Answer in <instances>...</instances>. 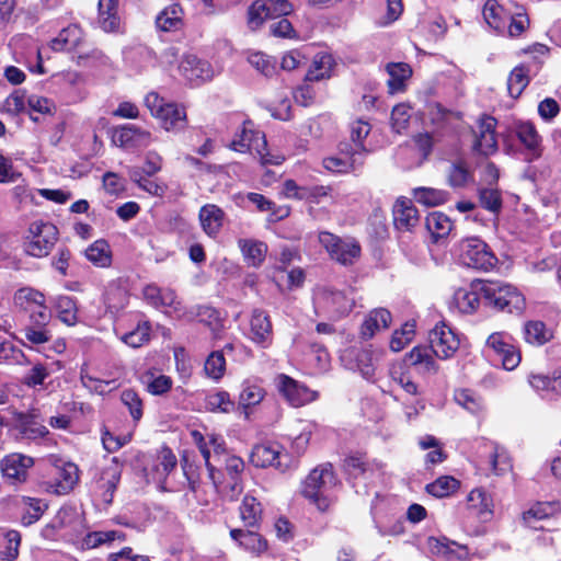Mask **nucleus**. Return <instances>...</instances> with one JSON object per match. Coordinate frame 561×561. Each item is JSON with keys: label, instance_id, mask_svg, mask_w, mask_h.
<instances>
[{"label": "nucleus", "instance_id": "c756f323", "mask_svg": "<svg viewBox=\"0 0 561 561\" xmlns=\"http://www.w3.org/2000/svg\"><path fill=\"white\" fill-rule=\"evenodd\" d=\"M81 39V28L77 25H69L50 41V47L55 51L72 50L79 46Z\"/></svg>", "mask_w": 561, "mask_h": 561}, {"label": "nucleus", "instance_id": "dca6fc26", "mask_svg": "<svg viewBox=\"0 0 561 561\" xmlns=\"http://www.w3.org/2000/svg\"><path fill=\"white\" fill-rule=\"evenodd\" d=\"M341 359L346 368L359 371L366 379H370L375 375L376 357L371 350L350 348L343 353Z\"/></svg>", "mask_w": 561, "mask_h": 561}, {"label": "nucleus", "instance_id": "338daca9", "mask_svg": "<svg viewBox=\"0 0 561 561\" xmlns=\"http://www.w3.org/2000/svg\"><path fill=\"white\" fill-rule=\"evenodd\" d=\"M104 301L110 309L117 311L127 304V293L118 285L111 284L104 294Z\"/></svg>", "mask_w": 561, "mask_h": 561}, {"label": "nucleus", "instance_id": "f03ea898", "mask_svg": "<svg viewBox=\"0 0 561 561\" xmlns=\"http://www.w3.org/2000/svg\"><path fill=\"white\" fill-rule=\"evenodd\" d=\"M267 142L265 135L255 129L251 121L243 123L230 144V148L238 152L255 151L260 156L262 164L278 165L284 161V157L279 154H271L267 151Z\"/></svg>", "mask_w": 561, "mask_h": 561}, {"label": "nucleus", "instance_id": "e2e57ef3", "mask_svg": "<svg viewBox=\"0 0 561 561\" xmlns=\"http://www.w3.org/2000/svg\"><path fill=\"white\" fill-rule=\"evenodd\" d=\"M457 404L466 409L472 414L478 413L482 409V401L480 397L467 389H459L454 394Z\"/></svg>", "mask_w": 561, "mask_h": 561}, {"label": "nucleus", "instance_id": "052dcab7", "mask_svg": "<svg viewBox=\"0 0 561 561\" xmlns=\"http://www.w3.org/2000/svg\"><path fill=\"white\" fill-rule=\"evenodd\" d=\"M233 407L234 402L227 391H217L206 398V408L211 412L229 413Z\"/></svg>", "mask_w": 561, "mask_h": 561}, {"label": "nucleus", "instance_id": "864d4df0", "mask_svg": "<svg viewBox=\"0 0 561 561\" xmlns=\"http://www.w3.org/2000/svg\"><path fill=\"white\" fill-rule=\"evenodd\" d=\"M248 61L257 72L265 77H272L276 72L275 59L262 51L250 53Z\"/></svg>", "mask_w": 561, "mask_h": 561}, {"label": "nucleus", "instance_id": "a18cd8bd", "mask_svg": "<svg viewBox=\"0 0 561 561\" xmlns=\"http://www.w3.org/2000/svg\"><path fill=\"white\" fill-rule=\"evenodd\" d=\"M524 337L529 344L542 345L550 340L551 333L543 322L528 321L524 325Z\"/></svg>", "mask_w": 561, "mask_h": 561}, {"label": "nucleus", "instance_id": "a211bd4d", "mask_svg": "<svg viewBox=\"0 0 561 561\" xmlns=\"http://www.w3.org/2000/svg\"><path fill=\"white\" fill-rule=\"evenodd\" d=\"M114 141L124 148L147 147L151 142V134L134 124H125L115 130Z\"/></svg>", "mask_w": 561, "mask_h": 561}, {"label": "nucleus", "instance_id": "ea45409f", "mask_svg": "<svg viewBox=\"0 0 561 561\" xmlns=\"http://www.w3.org/2000/svg\"><path fill=\"white\" fill-rule=\"evenodd\" d=\"M334 60L329 54H318L314 56L312 64L306 75L308 81H320L331 77Z\"/></svg>", "mask_w": 561, "mask_h": 561}, {"label": "nucleus", "instance_id": "2eb2a0df", "mask_svg": "<svg viewBox=\"0 0 561 561\" xmlns=\"http://www.w3.org/2000/svg\"><path fill=\"white\" fill-rule=\"evenodd\" d=\"M276 381L279 392L293 407H302L317 398L314 391L287 375H278Z\"/></svg>", "mask_w": 561, "mask_h": 561}, {"label": "nucleus", "instance_id": "bf43d9fd", "mask_svg": "<svg viewBox=\"0 0 561 561\" xmlns=\"http://www.w3.org/2000/svg\"><path fill=\"white\" fill-rule=\"evenodd\" d=\"M144 382L148 392L154 396H161L168 392L172 387V379L165 375H154L153 373H147L144 376Z\"/></svg>", "mask_w": 561, "mask_h": 561}, {"label": "nucleus", "instance_id": "7c9ffc66", "mask_svg": "<svg viewBox=\"0 0 561 561\" xmlns=\"http://www.w3.org/2000/svg\"><path fill=\"white\" fill-rule=\"evenodd\" d=\"M468 507L482 520H488L493 514V500L483 489H473L468 495Z\"/></svg>", "mask_w": 561, "mask_h": 561}, {"label": "nucleus", "instance_id": "7ed1b4c3", "mask_svg": "<svg viewBox=\"0 0 561 561\" xmlns=\"http://www.w3.org/2000/svg\"><path fill=\"white\" fill-rule=\"evenodd\" d=\"M480 290L486 305L500 311L520 313L525 308L524 296L510 284L488 282L481 284Z\"/></svg>", "mask_w": 561, "mask_h": 561}, {"label": "nucleus", "instance_id": "4d7b16f0", "mask_svg": "<svg viewBox=\"0 0 561 561\" xmlns=\"http://www.w3.org/2000/svg\"><path fill=\"white\" fill-rule=\"evenodd\" d=\"M529 26V19L522 7L515 5L508 18L506 30L511 37L522 35Z\"/></svg>", "mask_w": 561, "mask_h": 561}, {"label": "nucleus", "instance_id": "f3484780", "mask_svg": "<svg viewBox=\"0 0 561 561\" xmlns=\"http://www.w3.org/2000/svg\"><path fill=\"white\" fill-rule=\"evenodd\" d=\"M181 75L191 83L199 84L213 78L214 71L208 61L195 55H186L179 65Z\"/></svg>", "mask_w": 561, "mask_h": 561}, {"label": "nucleus", "instance_id": "f8f14e48", "mask_svg": "<svg viewBox=\"0 0 561 561\" xmlns=\"http://www.w3.org/2000/svg\"><path fill=\"white\" fill-rule=\"evenodd\" d=\"M430 347L433 354L440 359L454 356L459 347V339L445 323L435 325L428 335Z\"/></svg>", "mask_w": 561, "mask_h": 561}, {"label": "nucleus", "instance_id": "8fccbe9b", "mask_svg": "<svg viewBox=\"0 0 561 561\" xmlns=\"http://www.w3.org/2000/svg\"><path fill=\"white\" fill-rule=\"evenodd\" d=\"M370 133V125L364 121H357L352 124L351 127V140L352 144H344L345 148L352 149H362L363 150V159H365L367 154V149L364 146V140Z\"/></svg>", "mask_w": 561, "mask_h": 561}, {"label": "nucleus", "instance_id": "58836bf2", "mask_svg": "<svg viewBox=\"0 0 561 561\" xmlns=\"http://www.w3.org/2000/svg\"><path fill=\"white\" fill-rule=\"evenodd\" d=\"M21 505L23 506V514L21 517L23 526H31L35 524L48 507L43 500L31 496H22Z\"/></svg>", "mask_w": 561, "mask_h": 561}, {"label": "nucleus", "instance_id": "37998d69", "mask_svg": "<svg viewBox=\"0 0 561 561\" xmlns=\"http://www.w3.org/2000/svg\"><path fill=\"white\" fill-rule=\"evenodd\" d=\"M431 347L415 346L407 354V362L422 371H436V365L432 356Z\"/></svg>", "mask_w": 561, "mask_h": 561}, {"label": "nucleus", "instance_id": "20e7f679", "mask_svg": "<svg viewBox=\"0 0 561 561\" xmlns=\"http://www.w3.org/2000/svg\"><path fill=\"white\" fill-rule=\"evenodd\" d=\"M336 484V478L331 463H324L314 468L306 478L301 493L312 501L320 511H325L330 505L327 496L328 490Z\"/></svg>", "mask_w": 561, "mask_h": 561}, {"label": "nucleus", "instance_id": "cd10ccee", "mask_svg": "<svg viewBox=\"0 0 561 561\" xmlns=\"http://www.w3.org/2000/svg\"><path fill=\"white\" fill-rule=\"evenodd\" d=\"M224 211L216 205L207 204L199 210V221L203 230L209 237H216L222 227Z\"/></svg>", "mask_w": 561, "mask_h": 561}, {"label": "nucleus", "instance_id": "5701e85b", "mask_svg": "<svg viewBox=\"0 0 561 561\" xmlns=\"http://www.w3.org/2000/svg\"><path fill=\"white\" fill-rule=\"evenodd\" d=\"M156 118L160 121L161 126L170 131L183 130L186 127V112L175 103H167Z\"/></svg>", "mask_w": 561, "mask_h": 561}, {"label": "nucleus", "instance_id": "b1692460", "mask_svg": "<svg viewBox=\"0 0 561 561\" xmlns=\"http://www.w3.org/2000/svg\"><path fill=\"white\" fill-rule=\"evenodd\" d=\"M511 12L496 0H488L483 7L485 22L500 34L505 32Z\"/></svg>", "mask_w": 561, "mask_h": 561}, {"label": "nucleus", "instance_id": "6e6d98bb", "mask_svg": "<svg viewBox=\"0 0 561 561\" xmlns=\"http://www.w3.org/2000/svg\"><path fill=\"white\" fill-rule=\"evenodd\" d=\"M415 322L407 321L399 330H396L390 341V348L393 352L402 351L414 337Z\"/></svg>", "mask_w": 561, "mask_h": 561}, {"label": "nucleus", "instance_id": "1a4fd4ad", "mask_svg": "<svg viewBox=\"0 0 561 561\" xmlns=\"http://www.w3.org/2000/svg\"><path fill=\"white\" fill-rule=\"evenodd\" d=\"M291 11L293 4L288 0H257L249 9V24L255 28L265 19L285 16Z\"/></svg>", "mask_w": 561, "mask_h": 561}, {"label": "nucleus", "instance_id": "6e6552de", "mask_svg": "<svg viewBox=\"0 0 561 561\" xmlns=\"http://www.w3.org/2000/svg\"><path fill=\"white\" fill-rule=\"evenodd\" d=\"M486 347L494 352L506 370L515 369L520 363V354L512 344L511 335L505 332L492 333L486 340Z\"/></svg>", "mask_w": 561, "mask_h": 561}, {"label": "nucleus", "instance_id": "680f3d73", "mask_svg": "<svg viewBox=\"0 0 561 561\" xmlns=\"http://www.w3.org/2000/svg\"><path fill=\"white\" fill-rule=\"evenodd\" d=\"M4 548L0 550L2 560L13 561L19 556V548L21 545V534L18 530L11 529L4 533Z\"/></svg>", "mask_w": 561, "mask_h": 561}, {"label": "nucleus", "instance_id": "c9c22d12", "mask_svg": "<svg viewBox=\"0 0 561 561\" xmlns=\"http://www.w3.org/2000/svg\"><path fill=\"white\" fill-rule=\"evenodd\" d=\"M89 262L98 267H108L112 264V251L110 244L104 239L95 240L84 251Z\"/></svg>", "mask_w": 561, "mask_h": 561}, {"label": "nucleus", "instance_id": "4be33fe9", "mask_svg": "<svg viewBox=\"0 0 561 561\" xmlns=\"http://www.w3.org/2000/svg\"><path fill=\"white\" fill-rule=\"evenodd\" d=\"M230 536L239 547L250 553L259 556L267 549L266 540L254 530L236 528L230 530Z\"/></svg>", "mask_w": 561, "mask_h": 561}, {"label": "nucleus", "instance_id": "0eeeda50", "mask_svg": "<svg viewBox=\"0 0 561 561\" xmlns=\"http://www.w3.org/2000/svg\"><path fill=\"white\" fill-rule=\"evenodd\" d=\"M459 250L461 263L474 270L488 272L497 262L490 247L483 240L476 237L462 240Z\"/></svg>", "mask_w": 561, "mask_h": 561}, {"label": "nucleus", "instance_id": "79ce46f5", "mask_svg": "<svg viewBox=\"0 0 561 561\" xmlns=\"http://www.w3.org/2000/svg\"><path fill=\"white\" fill-rule=\"evenodd\" d=\"M121 467L117 462V458H113V466L108 467L104 471V477L102 478L104 480L102 488L104 489L102 499L104 503L111 504L113 502L114 493L117 489V484L121 480Z\"/></svg>", "mask_w": 561, "mask_h": 561}, {"label": "nucleus", "instance_id": "aec40b11", "mask_svg": "<svg viewBox=\"0 0 561 561\" xmlns=\"http://www.w3.org/2000/svg\"><path fill=\"white\" fill-rule=\"evenodd\" d=\"M393 224L399 231L411 232L420 222L417 209L410 199H398L392 209Z\"/></svg>", "mask_w": 561, "mask_h": 561}, {"label": "nucleus", "instance_id": "49530a36", "mask_svg": "<svg viewBox=\"0 0 561 561\" xmlns=\"http://www.w3.org/2000/svg\"><path fill=\"white\" fill-rule=\"evenodd\" d=\"M529 83L528 68L524 65L516 66L507 79V90L512 98H518Z\"/></svg>", "mask_w": 561, "mask_h": 561}, {"label": "nucleus", "instance_id": "3c124183", "mask_svg": "<svg viewBox=\"0 0 561 561\" xmlns=\"http://www.w3.org/2000/svg\"><path fill=\"white\" fill-rule=\"evenodd\" d=\"M204 370L209 378L220 380L226 371V358L222 352H211L205 360Z\"/></svg>", "mask_w": 561, "mask_h": 561}, {"label": "nucleus", "instance_id": "0e129e2a", "mask_svg": "<svg viewBox=\"0 0 561 561\" xmlns=\"http://www.w3.org/2000/svg\"><path fill=\"white\" fill-rule=\"evenodd\" d=\"M343 469L350 479H357L366 473L368 463L363 455H350L343 461Z\"/></svg>", "mask_w": 561, "mask_h": 561}, {"label": "nucleus", "instance_id": "603ef678", "mask_svg": "<svg viewBox=\"0 0 561 561\" xmlns=\"http://www.w3.org/2000/svg\"><path fill=\"white\" fill-rule=\"evenodd\" d=\"M14 300L24 309L25 306H28L30 308H37L46 305L44 294L30 287L20 288L14 295Z\"/></svg>", "mask_w": 561, "mask_h": 561}, {"label": "nucleus", "instance_id": "ddd939ff", "mask_svg": "<svg viewBox=\"0 0 561 561\" xmlns=\"http://www.w3.org/2000/svg\"><path fill=\"white\" fill-rule=\"evenodd\" d=\"M365 159H363V150L345 148L344 144L340 146V152L337 156L328 157L323 159V167L337 173H347L358 171Z\"/></svg>", "mask_w": 561, "mask_h": 561}, {"label": "nucleus", "instance_id": "39448f33", "mask_svg": "<svg viewBox=\"0 0 561 561\" xmlns=\"http://www.w3.org/2000/svg\"><path fill=\"white\" fill-rule=\"evenodd\" d=\"M318 240L331 260L341 265L351 266L360 257V244L352 237L341 238L329 231H321Z\"/></svg>", "mask_w": 561, "mask_h": 561}, {"label": "nucleus", "instance_id": "72a5a7b5", "mask_svg": "<svg viewBox=\"0 0 561 561\" xmlns=\"http://www.w3.org/2000/svg\"><path fill=\"white\" fill-rule=\"evenodd\" d=\"M53 306L57 312L58 319L69 325H76L78 323V306L77 301L66 295H60L54 298Z\"/></svg>", "mask_w": 561, "mask_h": 561}, {"label": "nucleus", "instance_id": "c85d7f7f", "mask_svg": "<svg viewBox=\"0 0 561 561\" xmlns=\"http://www.w3.org/2000/svg\"><path fill=\"white\" fill-rule=\"evenodd\" d=\"M118 0H99V24L105 32H115L119 27L117 14Z\"/></svg>", "mask_w": 561, "mask_h": 561}, {"label": "nucleus", "instance_id": "473e14b6", "mask_svg": "<svg viewBox=\"0 0 561 561\" xmlns=\"http://www.w3.org/2000/svg\"><path fill=\"white\" fill-rule=\"evenodd\" d=\"M559 510L560 505L556 502L537 503L523 514V519L528 527L542 529V526H537V522L553 516Z\"/></svg>", "mask_w": 561, "mask_h": 561}, {"label": "nucleus", "instance_id": "4c0bfd02", "mask_svg": "<svg viewBox=\"0 0 561 561\" xmlns=\"http://www.w3.org/2000/svg\"><path fill=\"white\" fill-rule=\"evenodd\" d=\"M426 228L433 239L437 242L439 239L446 238L453 230V221L440 211H433L426 217Z\"/></svg>", "mask_w": 561, "mask_h": 561}, {"label": "nucleus", "instance_id": "f257e3e1", "mask_svg": "<svg viewBox=\"0 0 561 561\" xmlns=\"http://www.w3.org/2000/svg\"><path fill=\"white\" fill-rule=\"evenodd\" d=\"M313 305L318 316L339 320L352 311L355 298L352 289L340 290L323 286L316 289Z\"/></svg>", "mask_w": 561, "mask_h": 561}, {"label": "nucleus", "instance_id": "c03bdc74", "mask_svg": "<svg viewBox=\"0 0 561 561\" xmlns=\"http://www.w3.org/2000/svg\"><path fill=\"white\" fill-rule=\"evenodd\" d=\"M413 196L417 203L428 207L442 205L449 199L448 192L432 187H417Z\"/></svg>", "mask_w": 561, "mask_h": 561}, {"label": "nucleus", "instance_id": "a19ab883", "mask_svg": "<svg viewBox=\"0 0 561 561\" xmlns=\"http://www.w3.org/2000/svg\"><path fill=\"white\" fill-rule=\"evenodd\" d=\"M481 290L459 288L454 294V302L461 313L474 312L480 304Z\"/></svg>", "mask_w": 561, "mask_h": 561}, {"label": "nucleus", "instance_id": "f704fd0d", "mask_svg": "<svg viewBox=\"0 0 561 561\" xmlns=\"http://www.w3.org/2000/svg\"><path fill=\"white\" fill-rule=\"evenodd\" d=\"M238 244L248 265L259 267L263 263L267 251V245L264 242L240 239Z\"/></svg>", "mask_w": 561, "mask_h": 561}, {"label": "nucleus", "instance_id": "774afa93", "mask_svg": "<svg viewBox=\"0 0 561 561\" xmlns=\"http://www.w3.org/2000/svg\"><path fill=\"white\" fill-rule=\"evenodd\" d=\"M122 402L127 409L134 421H139L142 417V401L138 393L131 389H126L121 396Z\"/></svg>", "mask_w": 561, "mask_h": 561}, {"label": "nucleus", "instance_id": "393cba45", "mask_svg": "<svg viewBox=\"0 0 561 561\" xmlns=\"http://www.w3.org/2000/svg\"><path fill=\"white\" fill-rule=\"evenodd\" d=\"M145 299L156 308L171 307L179 310L180 301L174 290L170 288H161L157 285H148L144 289Z\"/></svg>", "mask_w": 561, "mask_h": 561}, {"label": "nucleus", "instance_id": "13d9d810", "mask_svg": "<svg viewBox=\"0 0 561 561\" xmlns=\"http://www.w3.org/2000/svg\"><path fill=\"white\" fill-rule=\"evenodd\" d=\"M0 362L13 365L31 364L25 354L10 341L0 342Z\"/></svg>", "mask_w": 561, "mask_h": 561}, {"label": "nucleus", "instance_id": "5fc2aeb1", "mask_svg": "<svg viewBox=\"0 0 561 561\" xmlns=\"http://www.w3.org/2000/svg\"><path fill=\"white\" fill-rule=\"evenodd\" d=\"M387 71L390 76L388 85L391 92L401 90L403 88L404 80L411 75L409 65L403 62L389 64L387 66Z\"/></svg>", "mask_w": 561, "mask_h": 561}, {"label": "nucleus", "instance_id": "2f4dec72", "mask_svg": "<svg viewBox=\"0 0 561 561\" xmlns=\"http://www.w3.org/2000/svg\"><path fill=\"white\" fill-rule=\"evenodd\" d=\"M240 518L245 527L256 528L262 520V504L252 495L247 494L239 507Z\"/></svg>", "mask_w": 561, "mask_h": 561}, {"label": "nucleus", "instance_id": "09e8293b", "mask_svg": "<svg viewBox=\"0 0 561 561\" xmlns=\"http://www.w3.org/2000/svg\"><path fill=\"white\" fill-rule=\"evenodd\" d=\"M516 134L519 139V141L530 151H533L536 156L538 153L536 152L539 145H540V136L538 135L535 126L529 123H520L517 125Z\"/></svg>", "mask_w": 561, "mask_h": 561}, {"label": "nucleus", "instance_id": "4468645a", "mask_svg": "<svg viewBox=\"0 0 561 561\" xmlns=\"http://www.w3.org/2000/svg\"><path fill=\"white\" fill-rule=\"evenodd\" d=\"M34 466V459L20 453L4 456L0 461V470L11 483H23L27 480L28 469Z\"/></svg>", "mask_w": 561, "mask_h": 561}, {"label": "nucleus", "instance_id": "9b49d317", "mask_svg": "<svg viewBox=\"0 0 561 561\" xmlns=\"http://www.w3.org/2000/svg\"><path fill=\"white\" fill-rule=\"evenodd\" d=\"M288 455L282 453V446L276 443L255 445L250 455V461L257 468L274 467L279 471L288 468Z\"/></svg>", "mask_w": 561, "mask_h": 561}, {"label": "nucleus", "instance_id": "de8ad7c7", "mask_svg": "<svg viewBox=\"0 0 561 561\" xmlns=\"http://www.w3.org/2000/svg\"><path fill=\"white\" fill-rule=\"evenodd\" d=\"M459 488V481L450 476L437 478L434 482L426 485V491L435 497H446L456 492Z\"/></svg>", "mask_w": 561, "mask_h": 561}, {"label": "nucleus", "instance_id": "bb28decb", "mask_svg": "<svg viewBox=\"0 0 561 561\" xmlns=\"http://www.w3.org/2000/svg\"><path fill=\"white\" fill-rule=\"evenodd\" d=\"M183 9L180 4L173 3L164 8L156 19V25L163 32H175L183 27Z\"/></svg>", "mask_w": 561, "mask_h": 561}, {"label": "nucleus", "instance_id": "69168bd1", "mask_svg": "<svg viewBox=\"0 0 561 561\" xmlns=\"http://www.w3.org/2000/svg\"><path fill=\"white\" fill-rule=\"evenodd\" d=\"M150 337V325L148 322L139 323L136 329L124 334L122 341L131 347H140Z\"/></svg>", "mask_w": 561, "mask_h": 561}, {"label": "nucleus", "instance_id": "e433bc0d", "mask_svg": "<svg viewBox=\"0 0 561 561\" xmlns=\"http://www.w3.org/2000/svg\"><path fill=\"white\" fill-rule=\"evenodd\" d=\"M479 205L494 216L503 208L502 192L496 186H481L477 190Z\"/></svg>", "mask_w": 561, "mask_h": 561}, {"label": "nucleus", "instance_id": "a878e982", "mask_svg": "<svg viewBox=\"0 0 561 561\" xmlns=\"http://www.w3.org/2000/svg\"><path fill=\"white\" fill-rule=\"evenodd\" d=\"M446 178L448 185L454 188L466 187L474 181L472 170L462 159H457L449 164L446 172Z\"/></svg>", "mask_w": 561, "mask_h": 561}, {"label": "nucleus", "instance_id": "6ab92c4d", "mask_svg": "<svg viewBox=\"0 0 561 561\" xmlns=\"http://www.w3.org/2000/svg\"><path fill=\"white\" fill-rule=\"evenodd\" d=\"M250 333L251 340L261 345L267 347L272 344L273 340V328L268 314L262 309H254L252 311L250 320Z\"/></svg>", "mask_w": 561, "mask_h": 561}, {"label": "nucleus", "instance_id": "9d476101", "mask_svg": "<svg viewBox=\"0 0 561 561\" xmlns=\"http://www.w3.org/2000/svg\"><path fill=\"white\" fill-rule=\"evenodd\" d=\"M497 122L492 116L484 115L478 121L476 129H473V151L489 157L497 151V139L495 134Z\"/></svg>", "mask_w": 561, "mask_h": 561}, {"label": "nucleus", "instance_id": "412c9836", "mask_svg": "<svg viewBox=\"0 0 561 561\" xmlns=\"http://www.w3.org/2000/svg\"><path fill=\"white\" fill-rule=\"evenodd\" d=\"M60 465L55 463L56 468V482L55 493L68 494L79 481V469L72 462H62Z\"/></svg>", "mask_w": 561, "mask_h": 561}, {"label": "nucleus", "instance_id": "423d86ee", "mask_svg": "<svg viewBox=\"0 0 561 561\" xmlns=\"http://www.w3.org/2000/svg\"><path fill=\"white\" fill-rule=\"evenodd\" d=\"M57 240L58 229L54 224L36 220L30 225L24 250L31 256L44 257L49 254Z\"/></svg>", "mask_w": 561, "mask_h": 561}]
</instances>
